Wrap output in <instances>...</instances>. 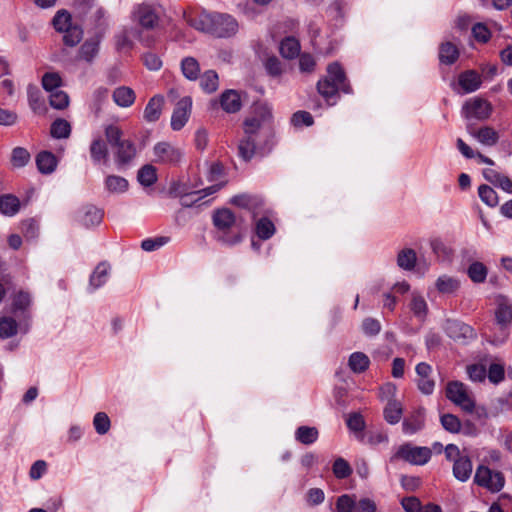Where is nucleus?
Instances as JSON below:
<instances>
[{
  "label": "nucleus",
  "instance_id": "nucleus-9",
  "mask_svg": "<svg viewBox=\"0 0 512 512\" xmlns=\"http://www.w3.org/2000/svg\"><path fill=\"white\" fill-rule=\"evenodd\" d=\"M446 396L451 402L466 412H472L475 408V401L462 382H449L446 387Z\"/></svg>",
  "mask_w": 512,
  "mask_h": 512
},
{
  "label": "nucleus",
  "instance_id": "nucleus-22",
  "mask_svg": "<svg viewBox=\"0 0 512 512\" xmlns=\"http://www.w3.org/2000/svg\"><path fill=\"white\" fill-rule=\"evenodd\" d=\"M79 221L86 227L99 225L103 219V211L96 206L87 205L79 211Z\"/></svg>",
  "mask_w": 512,
  "mask_h": 512
},
{
  "label": "nucleus",
  "instance_id": "nucleus-62",
  "mask_svg": "<svg viewBox=\"0 0 512 512\" xmlns=\"http://www.w3.org/2000/svg\"><path fill=\"white\" fill-rule=\"evenodd\" d=\"M47 472V463L44 460L35 461L29 471L31 480H39Z\"/></svg>",
  "mask_w": 512,
  "mask_h": 512
},
{
  "label": "nucleus",
  "instance_id": "nucleus-14",
  "mask_svg": "<svg viewBox=\"0 0 512 512\" xmlns=\"http://www.w3.org/2000/svg\"><path fill=\"white\" fill-rule=\"evenodd\" d=\"M192 109V99L188 96L180 99L171 116V128L174 131L181 130L188 122Z\"/></svg>",
  "mask_w": 512,
  "mask_h": 512
},
{
  "label": "nucleus",
  "instance_id": "nucleus-18",
  "mask_svg": "<svg viewBox=\"0 0 512 512\" xmlns=\"http://www.w3.org/2000/svg\"><path fill=\"white\" fill-rule=\"evenodd\" d=\"M481 84V75L475 70L464 71L458 76V86L461 88L462 93H473L480 88Z\"/></svg>",
  "mask_w": 512,
  "mask_h": 512
},
{
  "label": "nucleus",
  "instance_id": "nucleus-27",
  "mask_svg": "<svg viewBox=\"0 0 512 512\" xmlns=\"http://www.w3.org/2000/svg\"><path fill=\"white\" fill-rule=\"evenodd\" d=\"M220 104L227 113H235L241 109V98L236 90H226L220 97Z\"/></svg>",
  "mask_w": 512,
  "mask_h": 512
},
{
  "label": "nucleus",
  "instance_id": "nucleus-8",
  "mask_svg": "<svg viewBox=\"0 0 512 512\" xmlns=\"http://www.w3.org/2000/svg\"><path fill=\"white\" fill-rule=\"evenodd\" d=\"M133 19L146 30L157 27L160 17V7L153 3L143 2L133 10Z\"/></svg>",
  "mask_w": 512,
  "mask_h": 512
},
{
  "label": "nucleus",
  "instance_id": "nucleus-47",
  "mask_svg": "<svg viewBox=\"0 0 512 512\" xmlns=\"http://www.w3.org/2000/svg\"><path fill=\"white\" fill-rule=\"evenodd\" d=\"M480 199L488 206L495 207L498 205L499 199L496 191L488 185H480L478 188Z\"/></svg>",
  "mask_w": 512,
  "mask_h": 512
},
{
  "label": "nucleus",
  "instance_id": "nucleus-3",
  "mask_svg": "<svg viewBox=\"0 0 512 512\" xmlns=\"http://www.w3.org/2000/svg\"><path fill=\"white\" fill-rule=\"evenodd\" d=\"M105 136L108 143L115 148V161L119 168L131 163L136 156V147L128 139H123L122 130L115 125H108L105 128Z\"/></svg>",
  "mask_w": 512,
  "mask_h": 512
},
{
  "label": "nucleus",
  "instance_id": "nucleus-20",
  "mask_svg": "<svg viewBox=\"0 0 512 512\" xmlns=\"http://www.w3.org/2000/svg\"><path fill=\"white\" fill-rule=\"evenodd\" d=\"M425 425V411L419 408L414 411L409 417L404 419L402 423L403 432L406 435H413L422 430Z\"/></svg>",
  "mask_w": 512,
  "mask_h": 512
},
{
  "label": "nucleus",
  "instance_id": "nucleus-30",
  "mask_svg": "<svg viewBox=\"0 0 512 512\" xmlns=\"http://www.w3.org/2000/svg\"><path fill=\"white\" fill-rule=\"evenodd\" d=\"M409 308L413 315L419 320L424 321L428 313V305L422 295L417 292H413L411 295V301Z\"/></svg>",
  "mask_w": 512,
  "mask_h": 512
},
{
  "label": "nucleus",
  "instance_id": "nucleus-50",
  "mask_svg": "<svg viewBox=\"0 0 512 512\" xmlns=\"http://www.w3.org/2000/svg\"><path fill=\"white\" fill-rule=\"evenodd\" d=\"M62 79L58 73L48 72L45 73L42 77V86L48 92H53L59 90L58 88L61 86Z\"/></svg>",
  "mask_w": 512,
  "mask_h": 512
},
{
  "label": "nucleus",
  "instance_id": "nucleus-16",
  "mask_svg": "<svg viewBox=\"0 0 512 512\" xmlns=\"http://www.w3.org/2000/svg\"><path fill=\"white\" fill-rule=\"evenodd\" d=\"M32 305V296L29 292L20 290L12 296L11 312L19 319H27Z\"/></svg>",
  "mask_w": 512,
  "mask_h": 512
},
{
  "label": "nucleus",
  "instance_id": "nucleus-45",
  "mask_svg": "<svg viewBox=\"0 0 512 512\" xmlns=\"http://www.w3.org/2000/svg\"><path fill=\"white\" fill-rule=\"evenodd\" d=\"M18 324L12 317L4 316L0 318V337L10 338L17 333Z\"/></svg>",
  "mask_w": 512,
  "mask_h": 512
},
{
  "label": "nucleus",
  "instance_id": "nucleus-51",
  "mask_svg": "<svg viewBox=\"0 0 512 512\" xmlns=\"http://www.w3.org/2000/svg\"><path fill=\"white\" fill-rule=\"evenodd\" d=\"M93 426L98 434H106L111 426L108 415L104 412L96 413L93 418Z\"/></svg>",
  "mask_w": 512,
  "mask_h": 512
},
{
  "label": "nucleus",
  "instance_id": "nucleus-26",
  "mask_svg": "<svg viewBox=\"0 0 512 512\" xmlns=\"http://www.w3.org/2000/svg\"><path fill=\"white\" fill-rule=\"evenodd\" d=\"M164 97L162 95L153 96L144 109L143 117L147 122H156L163 110Z\"/></svg>",
  "mask_w": 512,
  "mask_h": 512
},
{
  "label": "nucleus",
  "instance_id": "nucleus-21",
  "mask_svg": "<svg viewBox=\"0 0 512 512\" xmlns=\"http://www.w3.org/2000/svg\"><path fill=\"white\" fill-rule=\"evenodd\" d=\"M460 286L461 282L457 277L447 274L440 275L435 281L436 290L443 295L455 294Z\"/></svg>",
  "mask_w": 512,
  "mask_h": 512
},
{
  "label": "nucleus",
  "instance_id": "nucleus-13",
  "mask_svg": "<svg viewBox=\"0 0 512 512\" xmlns=\"http://www.w3.org/2000/svg\"><path fill=\"white\" fill-rule=\"evenodd\" d=\"M466 129L468 134L473 139H475L478 143L486 147L495 146L500 139L499 132L488 125L481 126L478 128L474 127L473 125H467Z\"/></svg>",
  "mask_w": 512,
  "mask_h": 512
},
{
  "label": "nucleus",
  "instance_id": "nucleus-41",
  "mask_svg": "<svg viewBox=\"0 0 512 512\" xmlns=\"http://www.w3.org/2000/svg\"><path fill=\"white\" fill-rule=\"evenodd\" d=\"M402 405L395 399L388 401L384 409L385 420L390 424H396L400 421L402 416Z\"/></svg>",
  "mask_w": 512,
  "mask_h": 512
},
{
  "label": "nucleus",
  "instance_id": "nucleus-12",
  "mask_svg": "<svg viewBox=\"0 0 512 512\" xmlns=\"http://www.w3.org/2000/svg\"><path fill=\"white\" fill-rule=\"evenodd\" d=\"M153 153L155 162L162 164H177L183 156L182 150L169 142L157 143Z\"/></svg>",
  "mask_w": 512,
  "mask_h": 512
},
{
  "label": "nucleus",
  "instance_id": "nucleus-10",
  "mask_svg": "<svg viewBox=\"0 0 512 512\" xmlns=\"http://www.w3.org/2000/svg\"><path fill=\"white\" fill-rule=\"evenodd\" d=\"M210 34L218 38H227L238 31V22L228 14L212 13Z\"/></svg>",
  "mask_w": 512,
  "mask_h": 512
},
{
  "label": "nucleus",
  "instance_id": "nucleus-24",
  "mask_svg": "<svg viewBox=\"0 0 512 512\" xmlns=\"http://www.w3.org/2000/svg\"><path fill=\"white\" fill-rule=\"evenodd\" d=\"M104 188L109 194H124L129 189V182L122 176L110 174L104 179Z\"/></svg>",
  "mask_w": 512,
  "mask_h": 512
},
{
  "label": "nucleus",
  "instance_id": "nucleus-39",
  "mask_svg": "<svg viewBox=\"0 0 512 512\" xmlns=\"http://www.w3.org/2000/svg\"><path fill=\"white\" fill-rule=\"evenodd\" d=\"M370 365L369 357L362 352H354L350 355L348 366L354 373H362Z\"/></svg>",
  "mask_w": 512,
  "mask_h": 512
},
{
  "label": "nucleus",
  "instance_id": "nucleus-54",
  "mask_svg": "<svg viewBox=\"0 0 512 512\" xmlns=\"http://www.w3.org/2000/svg\"><path fill=\"white\" fill-rule=\"evenodd\" d=\"M357 502L354 497L344 494L338 497L336 501L337 512H355Z\"/></svg>",
  "mask_w": 512,
  "mask_h": 512
},
{
  "label": "nucleus",
  "instance_id": "nucleus-46",
  "mask_svg": "<svg viewBox=\"0 0 512 512\" xmlns=\"http://www.w3.org/2000/svg\"><path fill=\"white\" fill-rule=\"evenodd\" d=\"M64 33L63 35V41L67 46H75L77 45L82 37H83V31L82 29L77 25H72L67 30L62 31Z\"/></svg>",
  "mask_w": 512,
  "mask_h": 512
},
{
  "label": "nucleus",
  "instance_id": "nucleus-38",
  "mask_svg": "<svg viewBox=\"0 0 512 512\" xmlns=\"http://www.w3.org/2000/svg\"><path fill=\"white\" fill-rule=\"evenodd\" d=\"M198 79L200 87L205 93H214L219 87V77L214 70L205 71Z\"/></svg>",
  "mask_w": 512,
  "mask_h": 512
},
{
  "label": "nucleus",
  "instance_id": "nucleus-6",
  "mask_svg": "<svg viewBox=\"0 0 512 512\" xmlns=\"http://www.w3.org/2000/svg\"><path fill=\"white\" fill-rule=\"evenodd\" d=\"M432 456V449L423 446H414L410 443L401 445L394 457L402 459L412 465H425Z\"/></svg>",
  "mask_w": 512,
  "mask_h": 512
},
{
  "label": "nucleus",
  "instance_id": "nucleus-49",
  "mask_svg": "<svg viewBox=\"0 0 512 512\" xmlns=\"http://www.w3.org/2000/svg\"><path fill=\"white\" fill-rule=\"evenodd\" d=\"M442 427L450 433H458L461 429L459 418L453 414L446 413L440 416Z\"/></svg>",
  "mask_w": 512,
  "mask_h": 512
},
{
  "label": "nucleus",
  "instance_id": "nucleus-4",
  "mask_svg": "<svg viewBox=\"0 0 512 512\" xmlns=\"http://www.w3.org/2000/svg\"><path fill=\"white\" fill-rule=\"evenodd\" d=\"M213 224L217 229L216 238L218 241L227 245L240 242V233L234 232L236 217L231 210L226 208L217 210L213 215Z\"/></svg>",
  "mask_w": 512,
  "mask_h": 512
},
{
  "label": "nucleus",
  "instance_id": "nucleus-36",
  "mask_svg": "<svg viewBox=\"0 0 512 512\" xmlns=\"http://www.w3.org/2000/svg\"><path fill=\"white\" fill-rule=\"evenodd\" d=\"M20 209L19 199L11 194L0 197V213L5 216H14Z\"/></svg>",
  "mask_w": 512,
  "mask_h": 512
},
{
  "label": "nucleus",
  "instance_id": "nucleus-53",
  "mask_svg": "<svg viewBox=\"0 0 512 512\" xmlns=\"http://www.w3.org/2000/svg\"><path fill=\"white\" fill-rule=\"evenodd\" d=\"M332 469H333V473H334L335 477L338 479L347 478L352 473V469H351L349 463L341 457L337 458L334 461Z\"/></svg>",
  "mask_w": 512,
  "mask_h": 512
},
{
  "label": "nucleus",
  "instance_id": "nucleus-34",
  "mask_svg": "<svg viewBox=\"0 0 512 512\" xmlns=\"http://www.w3.org/2000/svg\"><path fill=\"white\" fill-rule=\"evenodd\" d=\"M300 49V43L294 37H286L281 41L279 47L280 54L286 59H294L299 56Z\"/></svg>",
  "mask_w": 512,
  "mask_h": 512
},
{
  "label": "nucleus",
  "instance_id": "nucleus-40",
  "mask_svg": "<svg viewBox=\"0 0 512 512\" xmlns=\"http://www.w3.org/2000/svg\"><path fill=\"white\" fill-rule=\"evenodd\" d=\"M319 432L315 427L300 426L295 431V439L304 444L311 445L317 441Z\"/></svg>",
  "mask_w": 512,
  "mask_h": 512
},
{
  "label": "nucleus",
  "instance_id": "nucleus-11",
  "mask_svg": "<svg viewBox=\"0 0 512 512\" xmlns=\"http://www.w3.org/2000/svg\"><path fill=\"white\" fill-rule=\"evenodd\" d=\"M461 112L466 119L485 121L490 118L493 107L489 101L480 97H473L463 104Z\"/></svg>",
  "mask_w": 512,
  "mask_h": 512
},
{
  "label": "nucleus",
  "instance_id": "nucleus-23",
  "mask_svg": "<svg viewBox=\"0 0 512 512\" xmlns=\"http://www.w3.org/2000/svg\"><path fill=\"white\" fill-rule=\"evenodd\" d=\"M110 275V266L106 262L99 263L92 272L89 280V290L94 292L102 287L108 280Z\"/></svg>",
  "mask_w": 512,
  "mask_h": 512
},
{
  "label": "nucleus",
  "instance_id": "nucleus-32",
  "mask_svg": "<svg viewBox=\"0 0 512 512\" xmlns=\"http://www.w3.org/2000/svg\"><path fill=\"white\" fill-rule=\"evenodd\" d=\"M113 100L120 107H130L135 101V92L127 86H120L113 92Z\"/></svg>",
  "mask_w": 512,
  "mask_h": 512
},
{
  "label": "nucleus",
  "instance_id": "nucleus-37",
  "mask_svg": "<svg viewBox=\"0 0 512 512\" xmlns=\"http://www.w3.org/2000/svg\"><path fill=\"white\" fill-rule=\"evenodd\" d=\"M181 71L186 79L195 81L200 75V65L194 57H185L181 61Z\"/></svg>",
  "mask_w": 512,
  "mask_h": 512
},
{
  "label": "nucleus",
  "instance_id": "nucleus-15",
  "mask_svg": "<svg viewBox=\"0 0 512 512\" xmlns=\"http://www.w3.org/2000/svg\"><path fill=\"white\" fill-rule=\"evenodd\" d=\"M134 39L149 45V41L142 39L140 32L133 27L123 28L120 32L115 35V45L118 51L127 52L132 49Z\"/></svg>",
  "mask_w": 512,
  "mask_h": 512
},
{
  "label": "nucleus",
  "instance_id": "nucleus-31",
  "mask_svg": "<svg viewBox=\"0 0 512 512\" xmlns=\"http://www.w3.org/2000/svg\"><path fill=\"white\" fill-rule=\"evenodd\" d=\"M36 165L42 174H51L57 167V159L51 152L42 151L36 156Z\"/></svg>",
  "mask_w": 512,
  "mask_h": 512
},
{
  "label": "nucleus",
  "instance_id": "nucleus-25",
  "mask_svg": "<svg viewBox=\"0 0 512 512\" xmlns=\"http://www.w3.org/2000/svg\"><path fill=\"white\" fill-rule=\"evenodd\" d=\"M473 471V464L468 455L463 456L453 463V476L460 482L470 479Z\"/></svg>",
  "mask_w": 512,
  "mask_h": 512
},
{
  "label": "nucleus",
  "instance_id": "nucleus-33",
  "mask_svg": "<svg viewBox=\"0 0 512 512\" xmlns=\"http://www.w3.org/2000/svg\"><path fill=\"white\" fill-rule=\"evenodd\" d=\"M459 57L457 46L451 42H444L439 48V60L446 65H452Z\"/></svg>",
  "mask_w": 512,
  "mask_h": 512
},
{
  "label": "nucleus",
  "instance_id": "nucleus-64",
  "mask_svg": "<svg viewBox=\"0 0 512 512\" xmlns=\"http://www.w3.org/2000/svg\"><path fill=\"white\" fill-rule=\"evenodd\" d=\"M291 122L294 126H311L313 124V117L309 112L298 111L293 114Z\"/></svg>",
  "mask_w": 512,
  "mask_h": 512
},
{
  "label": "nucleus",
  "instance_id": "nucleus-57",
  "mask_svg": "<svg viewBox=\"0 0 512 512\" xmlns=\"http://www.w3.org/2000/svg\"><path fill=\"white\" fill-rule=\"evenodd\" d=\"M264 66L267 73L273 77H279L284 72V67L276 56L268 57L264 63Z\"/></svg>",
  "mask_w": 512,
  "mask_h": 512
},
{
  "label": "nucleus",
  "instance_id": "nucleus-29",
  "mask_svg": "<svg viewBox=\"0 0 512 512\" xmlns=\"http://www.w3.org/2000/svg\"><path fill=\"white\" fill-rule=\"evenodd\" d=\"M396 262L400 269L412 271L417 264L416 252L411 248L401 249L397 254Z\"/></svg>",
  "mask_w": 512,
  "mask_h": 512
},
{
  "label": "nucleus",
  "instance_id": "nucleus-61",
  "mask_svg": "<svg viewBox=\"0 0 512 512\" xmlns=\"http://www.w3.org/2000/svg\"><path fill=\"white\" fill-rule=\"evenodd\" d=\"M18 115L16 112L0 107V126L10 127L17 123Z\"/></svg>",
  "mask_w": 512,
  "mask_h": 512
},
{
  "label": "nucleus",
  "instance_id": "nucleus-43",
  "mask_svg": "<svg viewBox=\"0 0 512 512\" xmlns=\"http://www.w3.org/2000/svg\"><path fill=\"white\" fill-rule=\"evenodd\" d=\"M467 274L474 283H483L487 278L488 271L483 263L475 261L468 267Z\"/></svg>",
  "mask_w": 512,
  "mask_h": 512
},
{
  "label": "nucleus",
  "instance_id": "nucleus-42",
  "mask_svg": "<svg viewBox=\"0 0 512 512\" xmlns=\"http://www.w3.org/2000/svg\"><path fill=\"white\" fill-rule=\"evenodd\" d=\"M137 179L142 186H152L157 181L156 168L150 164L144 165L138 171Z\"/></svg>",
  "mask_w": 512,
  "mask_h": 512
},
{
  "label": "nucleus",
  "instance_id": "nucleus-52",
  "mask_svg": "<svg viewBox=\"0 0 512 512\" xmlns=\"http://www.w3.org/2000/svg\"><path fill=\"white\" fill-rule=\"evenodd\" d=\"M30 160V153L27 149L16 147L12 151L11 162L16 168L24 167Z\"/></svg>",
  "mask_w": 512,
  "mask_h": 512
},
{
  "label": "nucleus",
  "instance_id": "nucleus-5",
  "mask_svg": "<svg viewBox=\"0 0 512 512\" xmlns=\"http://www.w3.org/2000/svg\"><path fill=\"white\" fill-rule=\"evenodd\" d=\"M473 481L477 486L490 493L500 492L506 484V478L502 471L492 469L485 464L476 467Z\"/></svg>",
  "mask_w": 512,
  "mask_h": 512
},
{
  "label": "nucleus",
  "instance_id": "nucleus-59",
  "mask_svg": "<svg viewBox=\"0 0 512 512\" xmlns=\"http://www.w3.org/2000/svg\"><path fill=\"white\" fill-rule=\"evenodd\" d=\"M28 101L31 109L33 111H38L42 107V100L40 96V91L37 87L33 85H29L27 88Z\"/></svg>",
  "mask_w": 512,
  "mask_h": 512
},
{
  "label": "nucleus",
  "instance_id": "nucleus-56",
  "mask_svg": "<svg viewBox=\"0 0 512 512\" xmlns=\"http://www.w3.org/2000/svg\"><path fill=\"white\" fill-rule=\"evenodd\" d=\"M53 25L59 32L67 30V28L72 26L71 15L65 10L58 11L53 18Z\"/></svg>",
  "mask_w": 512,
  "mask_h": 512
},
{
  "label": "nucleus",
  "instance_id": "nucleus-58",
  "mask_svg": "<svg viewBox=\"0 0 512 512\" xmlns=\"http://www.w3.org/2000/svg\"><path fill=\"white\" fill-rule=\"evenodd\" d=\"M169 241L168 237H156V238H148L142 241L141 248L144 251L152 252L167 244Z\"/></svg>",
  "mask_w": 512,
  "mask_h": 512
},
{
  "label": "nucleus",
  "instance_id": "nucleus-35",
  "mask_svg": "<svg viewBox=\"0 0 512 512\" xmlns=\"http://www.w3.org/2000/svg\"><path fill=\"white\" fill-rule=\"evenodd\" d=\"M99 40L97 38L87 39L80 47L79 58L90 63L99 52Z\"/></svg>",
  "mask_w": 512,
  "mask_h": 512
},
{
  "label": "nucleus",
  "instance_id": "nucleus-19",
  "mask_svg": "<svg viewBox=\"0 0 512 512\" xmlns=\"http://www.w3.org/2000/svg\"><path fill=\"white\" fill-rule=\"evenodd\" d=\"M183 18L194 29L210 34L212 13L202 12L194 15L191 12L183 11Z\"/></svg>",
  "mask_w": 512,
  "mask_h": 512
},
{
  "label": "nucleus",
  "instance_id": "nucleus-60",
  "mask_svg": "<svg viewBox=\"0 0 512 512\" xmlns=\"http://www.w3.org/2000/svg\"><path fill=\"white\" fill-rule=\"evenodd\" d=\"M490 382L498 384L504 379V368L498 363H493L489 366L487 375Z\"/></svg>",
  "mask_w": 512,
  "mask_h": 512
},
{
  "label": "nucleus",
  "instance_id": "nucleus-48",
  "mask_svg": "<svg viewBox=\"0 0 512 512\" xmlns=\"http://www.w3.org/2000/svg\"><path fill=\"white\" fill-rule=\"evenodd\" d=\"M275 233V226L268 218H261L256 224V234L259 238L267 240Z\"/></svg>",
  "mask_w": 512,
  "mask_h": 512
},
{
  "label": "nucleus",
  "instance_id": "nucleus-1",
  "mask_svg": "<svg viewBox=\"0 0 512 512\" xmlns=\"http://www.w3.org/2000/svg\"><path fill=\"white\" fill-rule=\"evenodd\" d=\"M317 88L330 106L336 104L340 90L347 94L351 93V88L346 83L345 72L338 62L328 65L327 76L318 81Z\"/></svg>",
  "mask_w": 512,
  "mask_h": 512
},
{
  "label": "nucleus",
  "instance_id": "nucleus-28",
  "mask_svg": "<svg viewBox=\"0 0 512 512\" xmlns=\"http://www.w3.org/2000/svg\"><path fill=\"white\" fill-rule=\"evenodd\" d=\"M90 156L94 163H106L108 160V147L101 137L93 139L90 145Z\"/></svg>",
  "mask_w": 512,
  "mask_h": 512
},
{
  "label": "nucleus",
  "instance_id": "nucleus-7",
  "mask_svg": "<svg viewBox=\"0 0 512 512\" xmlns=\"http://www.w3.org/2000/svg\"><path fill=\"white\" fill-rule=\"evenodd\" d=\"M495 323L500 330V337L492 340L494 344L503 343L508 337V331L512 324V303L506 299H500L495 309Z\"/></svg>",
  "mask_w": 512,
  "mask_h": 512
},
{
  "label": "nucleus",
  "instance_id": "nucleus-63",
  "mask_svg": "<svg viewBox=\"0 0 512 512\" xmlns=\"http://www.w3.org/2000/svg\"><path fill=\"white\" fill-rule=\"evenodd\" d=\"M143 63L146 68L151 71H158L162 67V60L158 55L152 52L143 55Z\"/></svg>",
  "mask_w": 512,
  "mask_h": 512
},
{
  "label": "nucleus",
  "instance_id": "nucleus-44",
  "mask_svg": "<svg viewBox=\"0 0 512 512\" xmlns=\"http://www.w3.org/2000/svg\"><path fill=\"white\" fill-rule=\"evenodd\" d=\"M50 133L56 139L68 138L71 134L70 123L65 119H57L52 123Z\"/></svg>",
  "mask_w": 512,
  "mask_h": 512
},
{
  "label": "nucleus",
  "instance_id": "nucleus-55",
  "mask_svg": "<svg viewBox=\"0 0 512 512\" xmlns=\"http://www.w3.org/2000/svg\"><path fill=\"white\" fill-rule=\"evenodd\" d=\"M49 102L53 108L61 110L68 106L69 97L64 91L56 90L50 93Z\"/></svg>",
  "mask_w": 512,
  "mask_h": 512
},
{
  "label": "nucleus",
  "instance_id": "nucleus-17",
  "mask_svg": "<svg viewBox=\"0 0 512 512\" xmlns=\"http://www.w3.org/2000/svg\"><path fill=\"white\" fill-rule=\"evenodd\" d=\"M418 376L417 387L421 393L431 395L435 389V381L432 379V367L426 362H420L415 367Z\"/></svg>",
  "mask_w": 512,
  "mask_h": 512
},
{
  "label": "nucleus",
  "instance_id": "nucleus-2",
  "mask_svg": "<svg viewBox=\"0 0 512 512\" xmlns=\"http://www.w3.org/2000/svg\"><path fill=\"white\" fill-rule=\"evenodd\" d=\"M270 133L269 128L265 127L259 119L253 117L244 122V136L238 145L239 156L244 161H249L256 153L261 141Z\"/></svg>",
  "mask_w": 512,
  "mask_h": 512
}]
</instances>
